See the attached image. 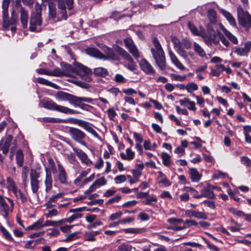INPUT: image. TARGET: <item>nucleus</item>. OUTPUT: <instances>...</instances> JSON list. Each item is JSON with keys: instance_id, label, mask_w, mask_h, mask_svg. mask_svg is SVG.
Returning <instances> with one entry per match:
<instances>
[{"instance_id": "obj_1", "label": "nucleus", "mask_w": 251, "mask_h": 251, "mask_svg": "<svg viewBox=\"0 0 251 251\" xmlns=\"http://www.w3.org/2000/svg\"><path fill=\"white\" fill-rule=\"evenodd\" d=\"M152 42L153 47L151 50L152 56L159 69L164 70L166 68L164 52L161 44L156 38H153Z\"/></svg>"}, {"instance_id": "obj_2", "label": "nucleus", "mask_w": 251, "mask_h": 251, "mask_svg": "<svg viewBox=\"0 0 251 251\" xmlns=\"http://www.w3.org/2000/svg\"><path fill=\"white\" fill-rule=\"evenodd\" d=\"M10 0H3L2 3V16L3 19V27L7 28L10 25H13L16 22V17L14 16L15 11L11 12V19H9L8 7Z\"/></svg>"}, {"instance_id": "obj_3", "label": "nucleus", "mask_w": 251, "mask_h": 251, "mask_svg": "<svg viewBox=\"0 0 251 251\" xmlns=\"http://www.w3.org/2000/svg\"><path fill=\"white\" fill-rule=\"evenodd\" d=\"M43 106L48 109L56 111L64 114H78L79 112L76 110L60 105H58L51 100H47L43 104Z\"/></svg>"}, {"instance_id": "obj_4", "label": "nucleus", "mask_w": 251, "mask_h": 251, "mask_svg": "<svg viewBox=\"0 0 251 251\" xmlns=\"http://www.w3.org/2000/svg\"><path fill=\"white\" fill-rule=\"evenodd\" d=\"M237 15L239 24L243 27L249 26L251 23V16L248 11L244 10L241 6H238Z\"/></svg>"}, {"instance_id": "obj_5", "label": "nucleus", "mask_w": 251, "mask_h": 251, "mask_svg": "<svg viewBox=\"0 0 251 251\" xmlns=\"http://www.w3.org/2000/svg\"><path fill=\"white\" fill-rule=\"evenodd\" d=\"M92 73L91 70L87 67L78 63L76 64L75 74L79 75L82 79L90 82L92 79L90 75Z\"/></svg>"}, {"instance_id": "obj_6", "label": "nucleus", "mask_w": 251, "mask_h": 251, "mask_svg": "<svg viewBox=\"0 0 251 251\" xmlns=\"http://www.w3.org/2000/svg\"><path fill=\"white\" fill-rule=\"evenodd\" d=\"M69 132L71 138L74 141L83 146L86 145L85 142L83 141V139L86 137V135L84 132L78 128L71 127H70L69 129Z\"/></svg>"}, {"instance_id": "obj_7", "label": "nucleus", "mask_w": 251, "mask_h": 251, "mask_svg": "<svg viewBox=\"0 0 251 251\" xmlns=\"http://www.w3.org/2000/svg\"><path fill=\"white\" fill-rule=\"evenodd\" d=\"M42 24V20L41 15L31 14L29 24V29L30 31H40Z\"/></svg>"}, {"instance_id": "obj_8", "label": "nucleus", "mask_w": 251, "mask_h": 251, "mask_svg": "<svg viewBox=\"0 0 251 251\" xmlns=\"http://www.w3.org/2000/svg\"><path fill=\"white\" fill-rule=\"evenodd\" d=\"M116 51L129 62L126 66L129 70L133 71L135 69V65L133 62V58L126 50L121 47H118L116 49Z\"/></svg>"}, {"instance_id": "obj_9", "label": "nucleus", "mask_w": 251, "mask_h": 251, "mask_svg": "<svg viewBox=\"0 0 251 251\" xmlns=\"http://www.w3.org/2000/svg\"><path fill=\"white\" fill-rule=\"evenodd\" d=\"M118 47H119L117 46L114 50H113L112 49L107 46H103L102 47V50L104 52V54H103V57L102 59L105 60L109 59L118 60L119 59L118 54L119 55V54L116 51V49Z\"/></svg>"}, {"instance_id": "obj_10", "label": "nucleus", "mask_w": 251, "mask_h": 251, "mask_svg": "<svg viewBox=\"0 0 251 251\" xmlns=\"http://www.w3.org/2000/svg\"><path fill=\"white\" fill-rule=\"evenodd\" d=\"M58 75L56 76H72L75 72V68H74L69 64H65L62 69L57 68Z\"/></svg>"}, {"instance_id": "obj_11", "label": "nucleus", "mask_w": 251, "mask_h": 251, "mask_svg": "<svg viewBox=\"0 0 251 251\" xmlns=\"http://www.w3.org/2000/svg\"><path fill=\"white\" fill-rule=\"evenodd\" d=\"M124 43L130 53L135 58H138L140 57L139 53L133 40L130 38H127L124 40Z\"/></svg>"}, {"instance_id": "obj_12", "label": "nucleus", "mask_w": 251, "mask_h": 251, "mask_svg": "<svg viewBox=\"0 0 251 251\" xmlns=\"http://www.w3.org/2000/svg\"><path fill=\"white\" fill-rule=\"evenodd\" d=\"M72 149L82 163L85 164L87 166H90L92 164V162L88 158V155L85 152L76 148L73 147Z\"/></svg>"}, {"instance_id": "obj_13", "label": "nucleus", "mask_w": 251, "mask_h": 251, "mask_svg": "<svg viewBox=\"0 0 251 251\" xmlns=\"http://www.w3.org/2000/svg\"><path fill=\"white\" fill-rule=\"evenodd\" d=\"M39 177V174L36 171H31L30 173V184L31 190L33 193H36L39 189V181L38 178Z\"/></svg>"}, {"instance_id": "obj_14", "label": "nucleus", "mask_w": 251, "mask_h": 251, "mask_svg": "<svg viewBox=\"0 0 251 251\" xmlns=\"http://www.w3.org/2000/svg\"><path fill=\"white\" fill-rule=\"evenodd\" d=\"M139 65L141 70L147 75L155 74V70L152 65L145 59L141 60Z\"/></svg>"}, {"instance_id": "obj_15", "label": "nucleus", "mask_w": 251, "mask_h": 251, "mask_svg": "<svg viewBox=\"0 0 251 251\" xmlns=\"http://www.w3.org/2000/svg\"><path fill=\"white\" fill-rule=\"evenodd\" d=\"M214 187L209 184L203 187L201 190V198L203 197L208 198L209 199H214L215 196L213 193Z\"/></svg>"}, {"instance_id": "obj_16", "label": "nucleus", "mask_w": 251, "mask_h": 251, "mask_svg": "<svg viewBox=\"0 0 251 251\" xmlns=\"http://www.w3.org/2000/svg\"><path fill=\"white\" fill-rule=\"evenodd\" d=\"M84 207L70 209L69 212L73 213V214L68 218L63 219L64 222L72 223L74 220L80 218L82 215L80 212L82 211Z\"/></svg>"}, {"instance_id": "obj_17", "label": "nucleus", "mask_w": 251, "mask_h": 251, "mask_svg": "<svg viewBox=\"0 0 251 251\" xmlns=\"http://www.w3.org/2000/svg\"><path fill=\"white\" fill-rule=\"evenodd\" d=\"M219 27L223 31L224 35L233 44L237 45L238 44V40L237 37L232 34L225 27V26L220 23L219 24Z\"/></svg>"}, {"instance_id": "obj_18", "label": "nucleus", "mask_w": 251, "mask_h": 251, "mask_svg": "<svg viewBox=\"0 0 251 251\" xmlns=\"http://www.w3.org/2000/svg\"><path fill=\"white\" fill-rule=\"evenodd\" d=\"M169 55L170 57L172 63L178 69L184 70L185 69V66L179 60L176 55L171 51H169Z\"/></svg>"}, {"instance_id": "obj_19", "label": "nucleus", "mask_w": 251, "mask_h": 251, "mask_svg": "<svg viewBox=\"0 0 251 251\" xmlns=\"http://www.w3.org/2000/svg\"><path fill=\"white\" fill-rule=\"evenodd\" d=\"M190 178L193 182L199 181L201 177V175L198 170L195 168H190L188 170Z\"/></svg>"}, {"instance_id": "obj_20", "label": "nucleus", "mask_w": 251, "mask_h": 251, "mask_svg": "<svg viewBox=\"0 0 251 251\" xmlns=\"http://www.w3.org/2000/svg\"><path fill=\"white\" fill-rule=\"evenodd\" d=\"M28 19V15L27 11L24 8L21 7L20 9V19L24 28L27 27Z\"/></svg>"}, {"instance_id": "obj_21", "label": "nucleus", "mask_w": 251, "mask_h": 251, "mask_svg": "<svg viewBox=\"0 0 251 251\" xmlns=\"http://www.w3.org/2000/svg\"><path fill=\"white\" fill-rule=\"evenodd\" d=\"M219 11L226 18V19L229 22L230 25L234 27L236 26V23L235 19L229 12L226 11V10L223 9H220Z\"/></svg>"}, {"instance_id": "obj_22", "label": "nucleus", "mask_w": 251, "mask_h": 251, "mask_svg": "<svg viewBox=\"0 0 251 251\" xmlns=\"http://www.w3.org/2000/svg\"><path fill=\"white\" fill-rule=\"evenodd\" d=\"M86 51L87 53L90 56L100 59L102 58L103 57V54L96 48H88L86 50Z\"/></svg>"}, {"instance_id": "obj_23", "label": "nucleus", "mask_w": 251, "mask_h": 251, "mask_svg": "<svg viewBox=\"0 0 251 251\" xmlns=\"http://www.w3.org/2000/svg\"><path fill=\"white\" fill-rule=\"evenodd\" d=\"M99 231H90L85 232L84 234V240L87 241L93 242L96 240L95 236L99 234Z\"/></svg>"}, {"instance_id": "obj_24", "label": "nucleus", "mask_w": 251, "mask_h": 251, "mask_svg": "<svg viewBox=\"0 0 251 251\" xmlns=\"http://www.w3.org/2000/svg\"><path fill=\"white\" fill-rule=\"evenodd\" d=\"M71 94L63 92L58 91L55 95V99L59 101H69Z\"/></svg>"}, {"instance_id": "obj_25", "label": "nucleus", "mask_w": 251, "mask_h": 251, "mask_svg": "<svg viewBox=\"0 0 251 251\" xmlns=\"http://www.w3.org/2000/svg\"><path fill=\"white\" fill-rule=\"evenodd\" d=\"M250 50L246 46V44H244V48L235 47L234 49L233 52L239 56H248V53Z\"/></svg>"}, {"instance_id": "obj_26", "label": "nucleus", "mask_w": 251, "mask_h": 251, "mask_svg": "<svg viewBox=\"0 0 251 251\" xmlns=\"http://www.w3.org/2000/svg\"><path fill=\"white\" fill-rule=\"evenodd\" d=\"M182 191L183 192H188L189 194L190 193L191 194L193 198L195 199L201 198V194H199L198 191L192 187H184L182 188Z\"/></svg>"}, {"instance_id": "obj_27", "label": "nucleus", "mask_w": 251, "mask_h": 251, "mask_svg": "<svg viewBox=\"0 0 251 251\" xmlns=\"http://www.w3.org/2000/svg\"><path fill=\"white\" fill-rule=\"evenodd\" d=\"M0 210L3 213V216L7 218L10 211V208L7 204L5 199L0 202Z\"/></svg>"}, {"instance_id": "obj_28", "label": "nucleus", "mask_w": 251, "mask_h": 251, "mask_svg": "<svg viewBox=\"0 0 251 251\" xmlns=\"http://www.w3.org/2000/svg\"><path fill=\"white\" fill-rule=\"evenodd\" d=\"M58 168L59 180L61 183H65L66 182V174L65 170L60 164H58Z\"/></svg>"}, {"instance_id": "obj_29", "label": "nucleus", "mask_w": 251, "mask_h": 251, "mask_svg": "<svg viewBox=\"0 0 251 251\" xmlns=\"http://www.w3.org/2000/svg\"><path fill=\"white\" fill-rule=\"evenodd\" d=\"M126 154L124 152H121L120 155L121 157L124 160H131L134 157V152L130 149L127 148L126 150Z\"/></svg>"}, {"instance_id": "obj_30", "label": "nucleus", "mask_w": 251, "mask_h": 251, "mask_svg": "<svg viewBox=\"0 0 251 251\" xmlns=\"http://www.w3.org/2000/svg\"><path fill=\"white\" fill-rule=\"evenodd\" d=\"M52 180L50 173L47 172L46 177L45 180V184L46 186V192H48L52 188Z\"/></svg>"}, {"instance_id": "obj_31", "label": "nucleus", "mask_w": 251, "mask_h": 251, "mask_svg": "<svg viewBox=\"0 0 251 251\" xmlns=\"http://www.w3.org/2000/svg\"><path fill=\"white\" fill-rule=\"evenodd\" d=\"M79 126L83 128L87 131H89L92 128V125L85 121L76 119L75 122Z\"/></svg>"}, {"instance_id": "obj_32", "label": "nucleus", "mask_w": 251, "mask_h": 251, "mask_svg": "<svg viewBox=\"0 0 251 251\" xmlns=\"http://www.w3.org/2000/svg\"><path fill=\"white\" fill-rule=\"evenodd\" d=\"M37 72L39 74L46 75L50 76H56V75H58L57 74L58 73V70H56V68L51 71H48L44 69H39L37 70Z\"/></svg>"}, {"instance_id": "obj_33", "label": "nucleus", "mask_w": 251, "mask_h": 251, "mask_svg": "<svg viewBox=\"0 0 251 251\" xmlns=\"http://www.w3.org/2000/svg\"><path fill=\"white\" fill-rule=\"evenodd\" d=\"M94 74L96 76L105 77L108 75V71L104 68L98 67L94 70Z\"/></svg>"}, {"instance_id": "obj_34", "label": "nucleus", "mask_w": 251, "mask_h": 251, "mask_svg": "<svg viewBox=\"0 0 251 251\" xmlns=\"http://www.w3.org/2000/svg\"><path fill=\"white\" fill-rule=\"evenodd\" d=\"M37 81L40 84L51 87L56 89H58L59 88V86L56 84L42 77L38 78L37 79Z\"/></svg>"}, {"instance_id": "obj_35", "label": "nucleus", "mask_w": 251, "mask_h": 251, "mask_svg": "<svg viewBox=\"0 0 251 251\" xmlns=\"http://www.w3.org/2000/svg\"><path fill=\"white\" fill-rule=\"evenodd\" d=\"M161 157L163 165L166 167L169 166L171 163V156L166 152H162Z\"/></svg>"}, {"instance_id": "obj_36", "label": "nucleus", "mask_w": 251, "mask_h": 251, "mask_svg": "<svg viewBox=\"0 0 251 251\" xmlns=\"http://www.w3.org/2000/svg\"><path fill=\"white\" fill-rule=\"evenodd\" d=\"M6 182L7 184V188L12 191V192H15L16 189L18 188V187L15 184L14 180L11 177H8L6 178Z\"/></svg>"}, {"instance_id": "obj_37", "label": "nucleus", "mask_w": 251, "mask_h": 251, "mask_svg": "<svg viewBox=\"0 0 251 251\" xmlns=\"http://www.w3.org/2000/svg\"><path fill=\"white\" fill-rule=\"evenodd\" d=\"M80 100V97H76L71 94L69 101L70 103L73 104L74 107H78L81 104V102Z\"/></svg>"}, {"instance_id": "obj_38", "label": "nucleus", "mask_w": 251, "mask_h": 251, "mask_svg": "<svg viewBox=\"0 0 251 251\" xmlns=\"http://www.w3.org/2000/svg\"><path fill=\"white\" fill-rule=\"evenodd\" d=\"M64 223H65L64 219H61L56 221L47 220L44 223V226L45 227L49 226H59Z\"/></svg>"}, {"instance_id": "obj_39", "label": "nucleus", "mask_w": 251, "mask_h": 251, "mask_svg": "<svg viewBox=\"0 0 251 251\" xmlns=\"http://www.w3.org/2000/svg\"><path fill=\"white\" fill-rule=\"evenodd\" d=\"M16 159L18 166L22 167L23 165L24 154L21 150H18L16 152Z\"/></svg>"}, {"instance_id": "obj_40", "label": "nucleus", "mask_w": 251, "mask_h": 251, "mask_svg": "<svg viewBox=\"0 0 251 251\" xmlns=\"http://www.w3.org/2000/svg\"><path fill=\"white\" fill-rule=\"evenodd\" d=\"M208 17L210 21L212 23H215L217 21V13L213 9H209L208 10Z\"/></svg>"}, {"instance_id": "obj_41", "label": "nucleus", "mask_w": 251, "mask_h": 251, "mask_svg": "<svg viewBox=\"0 0 251 251\" xmlns=\"http://www.w3.org/2000/svg\"><path fill=\"white\" fill-rule=\"evenodd\" d=\"M194 50L201 57L206 56L204 50L196 42L194 43Z\"/></svg>"}, {"instance_id": "obj_42", "label": "nucleus", "mask_w": 251, "mask_h": 251, "mask_svg": "<svg viewBox=\"0 0 251 251\" xmlns=\"http://www.w3.org/2000/svg\"><path fill=\"white\" fill-rule=\"evenodd\" d=\"M13 193L17 198L21 199L22 202L25 203L27 202V198L24 195L21 190L17 188L15 192Z\"/></svg>"}, {"instance_id": "obj_43", "label": "nucleus", "mask_w": 251, "mask_h": 251, "mask_svg": "<svg viewBox=\"0 0 251 251\" xmlns=\"http://www.w3.org/2000/svg\"><path fill=\"white\" fill-rule=\"evenodd\" d=\"M13 140V137L11 135H9L6 137L4 140H2L0 142V146H2L9 148Z\"/></svg>"}, {"instance_id": "obj_44", "label": "nucleus", "mask_w": 251, "mask_h": 251, "mask_svg": "<svg viewBox=\"0 0 251 251\" xmlns=\"http://www.w3.org/2000/svg\"><path fill=\"white\" fill-rule=\"evenodd\" d=\"M184 88L188 93H192L193 91H197L198 89V86L194 82H191L186 85Z\"/></svg>"}, {"instance_id": "obj_45", "label": "nucleus", "mask_w": 251, "mask_h": 251, "mask_svg": "<svg viewBox=\"0 0 251 251\" xmlns=\"http://www.w3.org/2000/svg\"><path fill=\"white\" fill-rule=\"evenodd\" d=\"M49 17L51 18H54L56 16L55 5L52 2L49 3Z\"/></svg>"}, {"instance_id": "obj_46", "label": "nucleus", "mask_w": 251, "mask_h": 251, "mask_svg": "<svg viewBox=\"0 0 251 251\" xmlns=\"http://www.w3.org/2000/svg\"><path fill=\"white\" fill-rule=\"evenodd\" d=\"M107 183V180L104 177L96 179L93 183V185L97 188L98 187L104 185Z\"/></svg>"}, {"instance_id": "obj_47", "label": "nucleus", "mask_w": 251, "mask_h": 251, "mask_svg": "<svg viewBox=\"0 0 251 251\" xmlns=\"http://www.w3.org/2000/svg\"><path fill=\"white\" fill-rule=\"evenodd\" d=\"M43 122L45 123H60L64 122V120L59 118L44 117L43 118Z\"/></svg>"}, {"instance_id": "obj_48", "label": "nucleus", "mask_w": 251, "mask_h": 251, "mask_svg": "<svg viewBox=\"0 0 251 251\" xmlns=\"http://www.w3.org/2000/svg\"><path fill=\"white\" fill-rule=\"evenodd\" d=\"M157 199L155 196H151L143 201V203L145 205H154L157 202Z\"/></svg>"}, {"instance_id": "obj_49", "label": "nucleus", "mask_w": 251, "mask_h": 251, "mask_svg": "<svg viewBox=\"0 0 251 251\" xmlns=\"http://www.w3.org/2000/svg\"><path fill=\"white\" fill-rule=\"evenodd\" d=\"M132 247L126 243H123L119 245L117 251H131Z\"/></svg>"}, {"instance_id": "obj_50", "label": "nucleus", "mask_w": 251, "mask_h": 251, "mask_svg": "<svg viewBox=\"0 0 251 251\" xmlns=\"http://www.w3.org/2000/svg\"><path fill=\"white\" fill-rule=\"evenodd\" d=\"M171 79L175 81H183L186 80L187 76L185 75H180L175 74H171L170 75Z\"/></svg>"}, {"instance_id": "obj_51", "label": "nucleus", "mask_w": 251, "mask_h": 251, "mask_svg": "<svg viewBox=\"0 0 251 251\" xmlns=\"http://www.w3.org/2000/svg\"><path fill=\"white\" fill-rule=\"evenodd\" d=\"M125 233H132V234H138L142 232V230L137 228H128L124 229Z\"/></svg>"}, {"instance_id": "obj_52", "label": "nucleus", "mask_w": 251, "mask_h": 251, "mask_svg": "<svg viewBox=\"0 0 251 251\" xmlns=\"http://www.w3.org/2000/svg\"><path fill=\"white\" fill-rule=\"evenodd\" d=\"M227 176V174L220 171H216L213 175V177L216 179L225 178Z\"/></svg>"}, {"instance_id": "obj_53", "label": "nucleus", "mask_w": 251, "mask_h": 251, "mask_svg": "<svg viewBox=\"0 0 251 251\" xmlns=\"http://www.w3.org/2000/svg\"><path fill=\"white\" fill-rule=\"evenodd\" d=\"M114 80L116 82L119 83H124L127 81V79L120 74H116L115 76Z\"/></svg>"}, {"instance_id": "obj_54", "label": "nucleus", "mask_w": 251, "mask_h": 251, "mask_svg": "<svg viewBox=\"0 0 251 251\" xmlns=\"http://www.w3.org/2000/svg\"><path fill=\"white\" fill-rule=\"evenodd\" d=\"M58 214V212L56 209H52L51 210H49L48 212L45 214V216L47 218H51L53 216H57Z\"/></svg>"}, {"instance_id": "obj_55", "label": "nucleus", "mask_w": 251, "mask_h": 251, "mask_svg": "<svg viewBox=\"0 0 251 251\" xmlns=\"http://www.w3.org/2000/svg\"><path fill=\"white\" fill-rule=\"evenodd\" d=\"M44 224L43 220L42 219H40L33 224V226H34V229H39L45 227Z\"/></svg>"}, {"instance_id": "obj_56", "label": "nucleus", "mask_w": 251, "mask_h": 251, "mask_svg": "<svg viewBox=\"0 0 251 251\" xmlns=\"http://www.w3.org/2000/svg\"><path fill=\"white\" fill-rule=\"evenodd\" d=\"M23 181L25 185L27 182L28 177V169L27 167H24L22 170V173Z\"/></svg>"}, {"instance_id": "obj_57", "label": "nucleus", "mask_w": 251, "mask_h": 251, "mask_svg": "<svg viewBox=\"0 0 251 251\" xmlns=\"http://www.w3.org/2000/svg\"><path fill=\"white\" fill-rule=\"evenodd\" d=\"M114 181L116 184L124 182L126 181V176L123 175L117 176L115 177Z\"/></svg>"}, {"instance_id": "obj_58", "label": "nucleus", "mask_w": 251, "mask_h": 251, "mask_svg": "<svg viewBox=\"0 0 251 251\" xmlns=\"http://www.w3.org/2000/svg\"><path fill=\"white\" fill-rule=\"evenodd\" d=\"M63 194H64L63 193H59L57 194L56 195L52 196L51 197H50L49 199L48 202L49 203H52V202H56L57 200L59 198H61L62 197Z\"/></svg>"}, {"instance_id": "obj_59", "label": "nucleus", "mask_w": 251, "mask_h": 251, "mask_svg": "<svg viewBox=\"0 0 251 251\" xmlns=\"http://www.w3.org/2000/svg\"><path fill=\"white\" fill-rule=\"evenodd\" d=\"M180 201L181 202H187L190 200V196L188 192H184L179 196Z\"/></svg>"}, {"instance_id": "obj_60", "label": "nucleus", "mask_w": 251, "mask_h": 251, "mask_svg": "<svg viewBox=\"0 0 251 251\" xmlns=\"http://www.w3.org/2000/svg\"><path fill=\"white\" fill-rule=\"evenodd\" d=\"M188 27L191 32L195 35H198L199 34V31L195 25L191 22H189L188 24Z\"/></svg>"}, {"instance_id": "obj_61", "label": "nucleus", "mask_w": 251, "mask_h": 251, "mask_svg": "<svg viewBox=\"0 0 251 251\" xmlns=\"http://www.w3.org/2000/svg\"><path fill=\"white\" fill-rule=\"evenodd\" d=\"M107 114L110 120L113 121L117 114L113 108L107 110Z\"/></svg>"}, {"instance_id": "obj_62", "label": "nucleus", "mask_w": 251, "mask_h": 251, "mask_svg": "<svg viewBox=\"0 0 251 251\" xmlns=\"http://www.w3.org/2000/svg\"><path fill=\"white\" fill-rule=\"evenodd\" d=\"M241 161L243 165L247 167L251 166V160L247 156H242L241 157Z\"/></svg>"}, {"instance_id": "obj_63", "label": "nucleus", "mask_w": 251, "mask_h": 251, "mask_svg": "<svg viewBox=\"0 0 251 251\" xmlns=\"http://www.w3.org/2000/svg\"><path fill=\"white\" fill-rule=\"evenodd\" d=\"M35 11L33 12L31 14L33 15H40L41 16L42 7L40 4L36 3L34 6Z\"/></svg>"}, {"instance_id": "obj_64", "label": "nucleus", "mask_w": 251, "mask_h": 251, "mask_svg": "<svg viewBox=\"0 0 251 251\" xmlns=\"http://www.w3.org/2000/svg\"><path fill=\"white\" fill-rule=\"evenodd\" d=\"M177 52L183 58L186 59L187 57V54L186 51L180 47H178L176 50Z\"/></svg>"}]
</instances>
